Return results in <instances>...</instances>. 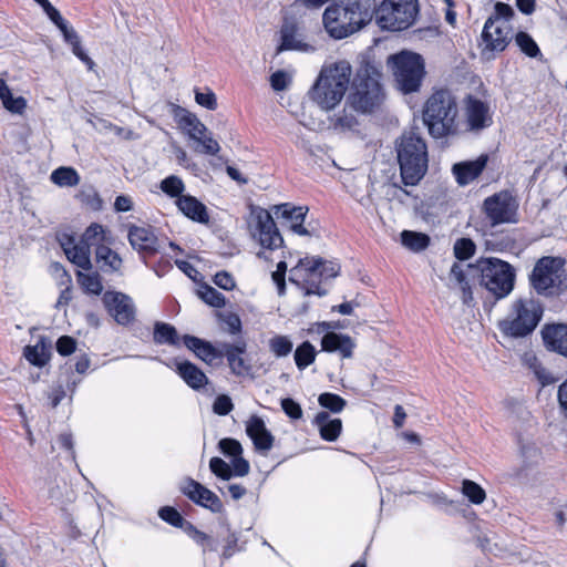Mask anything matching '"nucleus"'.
<instances>
[{
    "mask_svg": "<svg viewBox=\"0 0 567 567\" xmlns=\"http://www.w3.org/2000/svg\"><path fill=\"white\" fill-rule=\"evenodd\" d=\"M514 11L511 6L497 2L494 7V13L488 19H498V20H506L509 22V19L513 17Z\"/></svg>",
    "mask_w": 567,
    "mask_h": 567,
    "instance_id": "63",
    "label": "nucleus"
},
{
    "mask_svg": "<svg viewBox=\"0 0 567 567\" xmlns=\"http://www.w3.org/2000/svg\"><path fill=\"white\" fill-rule=\"evenodd\" d=\"M0 100L4 109L13 114H22L27 107V100L22 96H13L2 79H0Z\"/></svg>",
    "mask_w": 567,
    "mask_h": 567,
    "instance_id": "34",
    "label": "nucleus"
},
{
    "mask_svg": "<svg viewBox=\"0 0 567 567\" xmlns=\"http://www.w3.org/2000/svg\"><path fill=\"white\" fill-rule=\"evenodd\" d=\"M281 43L277 52L295 50L301 52H312L315 48L305 41L299 28L291 22H285L280 30Z\"/></svg>",
    "mask_w": 567,
    "mask_h": 567,
    "instance_id": "20",
    "label": "nucleus"
},
{
    "mask_svg": "<svg viewBox=\"0 0 567 567\" xmlns=\"http://www.w3.org/2000/svg\"><path fill=\"white\" fill-rule=\"evenodd\" d=\"M377 23L381 29L401 31L408 29L417 14L416 0H383L374 8Z\"/></svg>",
    "mask_w": 567,
    "mask_h": 567,
    "instance_id": "12",
    "label": "nucleus"
},
{
    "mask_svg": "<svg viewBox=\"0 0 567 567\" xmlns=\"http://www.w3.org/2000/svg\"><path fill=\"white\" fill-rule=\"evenodd\" d=\"M176 205L178 209L192 220L202 224H207L209 221V215L206 206L196 197L190 195L179 196L176 199Z\"/></svg>",
    "mask_w": 567,
    "mask_h": 567,
    "instance_id": "26",
    "label": "nucleus"
},
{
    "mask_svg": "<svg viewBox=\"0 0 567 567\" xmlns=\"http://www.w3.org/2000/svg\"><path fill=\"white\" fill-rule=\"evenodd\" d=\"M353 111L355 110L347 102L343 110L330 118V126L339 132L353 131L358 126V120Z\"/></svg>",
    "mask_w": 567,
    "mask_h": 567,
    "instance_id": "35",
    "label": "nucleus"
},
{
    "mask_svg": "<svg viewBox=\"0 0 567 567\" xmlns=\"http://www.w3.org/2000/svg\"><path fill=\"white\" fill-rule=\"evenodd\" d=\"M374 16V0H344L329 6L322 16L327 33L341 40L368 25Z\"/></svg>",
    "mask_w": 567,
    "mask_h": 567,
    "instance_id": "1",
    "label": "nucleus"
},
{
    "mask_svg": "<svg viewBox=\"0 0 567 567\" xmlns=\"http://www.w3.org/2000/svg\"><path fill=\"white\" fill-rule=\"evenodd\" d=\"M56 350L62 355H69L75 350V341L73 338L63 336L56 341Z\"/></svg>",
    "mask_w": 567,
    "mask_h": 567,
    "instance_id": "64",
    "label": "nucleus"
},
{
    "mask_svg": "<svg viewBox=\"0 0 567 567\" xmlns=\"http://www.w3.org/2000/svg\"><path fill=\"white\" fill-rule=\"evenodd\" d=\"M340 266L332 261H323L321 258L305 257L290 269L289 280L305 291L306 296H324L327 291L320 284L324 279L338 276Z\"/></svg>",
    "mask_w": 567,
    "mask_h": 567,
    "instance_id": "6",
    "label": "nucleus"
},
{
    "mask_svg": "<svg viewBox=\"0 0 567 567\" xmlns=\"http://www.w3.org/2000/svg\"><path fill=\"white\" fill-rule=\"evenodd\" d=\"M246 433L258 452L267 454L272 449L275 437L261 417L251 415L246 422Z\"/></svg>",
    "mask_w": 567,
    "mask_h": 567,
    "instance_id": "19",
    "label": "nucleus"
},
{
    "mask_svg": "<svg viewBox=\"0 0 567 567\" xmlns=\"http://www.w3.org/2000/svg\"><path fill=\"white\" fill-rule=\"evenodd\" d=\"M128 240L140 252L154 254L158 248L157 237L148 227L132 226L128 230Z\"/></svg>",
    "mask_w": 567,
    "mask_h": 567,
    "instance_id": "25",
    "label": "nucleus"
},
{
    "mask_svg": "<svg viewBox=\"0 0 567 567\" xmlns=\"http://www.w3.org/2000/svg\"><path fill=\"white\" fill-rule=\"evenodd\" d=\"M281 408L290 419L299 420L302 416V410L300 404H298L292 399L287 398L281 400Z\"/></svg>",
    "mask_w": 567,
    "mask_h": 567,
    "instance_id": "60",
    "label": "nucleus"
},
{
    "mask_svg": "<svg viewBox=\"0 0 567 567\" xmlns=\"http://www.w3.org/2000/svg\"><path fill=\"white\" fill-rule=\"evenodd\" d=\"M159 188L167 196L178 198L179 196H184L183 192L185 190V185L178 176L171 175L161 182Z\"/></svg>",
    "mask_w": 567,
    "mask_h": 567,
    "instance_id": "47",
    "label": "nucleus"
},
{
    "mask_svg": "<svg viewBox=\"0 0 567 567\" xmlns=\"http://www.w3.org/2000/svg\"><path fill=\"white\" fill-rule=\"evenodd\" d=\"M565 260L560 257H543L540 258L530 275L533 288L545 296H554L560 293L567 288Z\"/></svg>",
    "mask_w": 567,
    "mask_h": 567,
    "instance_id": "10",
    "label": "nucleus"
},
{
    "mask_svg": "<svg viewBox=\"0 0 567 567\" xmlns=\"http://www.w3.org/2000/svg\"><path fill=\"white\" fill-rule=\"evenodd\" d=\"M465 116L468 131L480 132L492 124L489 106L472 96L466 100Z\"/></svg>",
    "mask_w": 567,
    "mask_h": 567,
    "instance_id": "18",
    "label": "nucleus"
},
{
    "mask_svg": "<svg viewBox=\"0 0 567 567\" xmlns=\"http://www.w3.org/2000/svg\"><path fill=\"white\" fill-rule=\"evenodd\" d=\"M178 125L189 140L200 138L204 133H207L206 125L195 114L186 110H181Z\"/></svg>",
    "mask_w": 567,
    "mask_h": 567,
    "instance_id": "33",
    "label": "nucleus"
},
{
    "mask_svg": "<svg viewBox=\"0 0 567 567\" xmlns=\"http://www.w3.org/2000/svg\"><path fill=\"white\" fill-rule=\"evenodd\" d=\"M245 350V342H239L237 344H228L225 347V355L228 360L229 367L231 371L237 375H245L250 370L249 364L243 357Z\"/></svg>",
    "mask_w": 567,
    "mask_h": 567,
    "instance_id": "32",
    "label": "nucleus"
},
{
    "mask_svg": "<svg viewBox=\"0 0 567 567\" xmlns=\"http://www.w3.org/2000/svg\"><path fill=\"white\" fill-rule=\"evenodd\" d=\"M516 207L514 198L507 192L495 194L484 202V210L492 225L513 221Z\"/></svg>",
    "mask_w": 567,
    "mask_h": 567,
    "instance_id": "15",
    "label": "nucleus"
},
{
    "mask_svg": "<svg viewBox=\"0 0 567 567\" xmlns=\"http://www.w3.org/2000/svg\"><path fill=\"white\" fill-rule=\"evenodd\" d=\"M103 302L118 324L126 326L135 318L133 300L122 292H105Z\"/></svg>",
    "mask_w": 567,
    "mask_h": 567,
    "instance_id": "16",
    "label": "nucleus"
},
{
    "mask_svg": "<svg viewBox=\"0 0 567 567\" xmlns=\"http://www.w3.org/2000/svg\"><path fill=\"white\" fill-rule=\"evenodd\" d=\"M316 354V349L309 341L302 342L295 351V362L297 368L299 370H303L309 367L315 362Z\"/></svg>",
    "mask_w": 567,
    "mask_h": 567,
    "instance_id": "40",
    "label": "nucleus"
},
{
    "mask_svg": "<svg viewBox=\"0 0 567 567\" xmlns=\"http://www.w3.org/2000/svg\"><path fill=\"white\" fill-rule=\"evenodd\" d=\"M55 25L60 29L64 40L69 44H76V42L80 41V37L78 35L75 30L69 27L68 22L64 19H62L61 22L55 23Z\"/></svg>",
    "mask_w": 567,
    "mask_h": 567,
    "instance_id": "62",
    "label": "nucleus"
},
{
    "mask_svg": "<svg viewBox=\"0 0 567 567\" xmlns=\"http://www.w3.org/2000/svg\"><path fill=\"white\" fill-rule=\"evenodd\" d=\"M196 143L194 151L205 155H216L220 151L219 143L212 134L204 133L200 138L193 140Z\"/></svg>",
    "mask_w": 567,
    "mask_h": 567,
    "instance_id": "46",
    "label": "nucleus"
},
{
    "mask_svg": "<svg viewBox=\"0 0 567 567\" xmlns=\"http://www.w3.org/2000/svg\"><path fill=\"white\" fill-rule=\"evenodd\" d=\"M462 492L474 504L483 503L486 497L485 491L478 484L470 480L463 481Z\"/></svg>",
    "mask_w": 567,
    "mask_h": 567,
    "instance_id": "48",
    "label": "nucleus"
},
{
    "mask_svg": "<svg viewBox=\"0 0 567 567\" xmlns=\"http://www.w3.org/2000/svg\"><path fill=\"white\" fill-rule=\"evenodd\" d=\"M184 532L203 548V551L206 550L216 551L217 546L216 542L206 533L197 529L192 523H186L184 527Z\"/></svg>",
    "mask_w": 567,
    "mask_h": 567,
    "instance_id": "39",
    "label": "nucleus"
},
{
    "mask_svg": "<svg viewBox=\"0 0 567 567\" xmlns=\"http://www.w3.org/2000/svg\"><path fill=\"white\" fill-rule=\"evenodd\" d=\"M71 277L68 274H63V280L61 285H64V289L60 292V296L56 300L55 308L60 309L66 307L69 302L72 300V287H71Z\"/></svg>",
    "mask_w": 567,
    "mask_h": 567,
    "instance_id": "56",
    "label": "nucleus"
},
{
    "mask_svg": "<svg viewBox=\"0 0 567 567\" xmlns=\"http://www.w3.org/2000/svg\"><path fill=\"white\" fill-rule=\"evenodd\" d=\"M176 371L185 383L194 390H199L208 383L206 374L189 361L177 362Z\"/></svg>",
    "mask_w": 567,
    "mask_h": 567,
    "instance_id": "28",
    "label": "nucleus"
},
{
    "mask_svg": "<svg viewBox=\"0 0 567 567\" xmlns=\"http://www.w3.org/2000/svg\"><path fill=\"white\" fill-rule=\"evenodd\" d=\"M195 101L207 110H216L217 109V100L215 93L207 89L205 92H200L195 90Z\"/></svg>",
    "mask_w": 567,
    "mask_h": 567,
    "instance_id": "54",
    "label": "nucleus"
},
{
    "mask_svg": "<svg viewBox=\"0 0 567 567\" xmlns=\"http://www.w3.org/2000/svg\"><path fill=\"white\" fill-rule=\"evenodd\" d=\"M308 207L306 206H291L290 204H282L276 207V214L285 218L289 223V228L297 235L308 236L309 231L303 226Z\"/></svg>",
    "mask_w": 567,
    "mask_h": 567,
    "instance_id": "24",
    "label": "nucleus"
},
{
    "mask_svg": "<svg viewBox=\"0 0 567 567\" xmlns=\"http://www.w3.org/2000/svg\"><path fill=\"white\" fill-rule=\"evenodd\" d=\"M291 83V75L282 70H279L271 74L270 84L275 91H284Z\"/></svg>",
    "mask_w": 567,
    "mask_h": 567,
    "instance_id": "58",
    "label": "nucleus"
},
{
    "mask_svg": "<svg viewBox=\"0 0 567 567\" xmlns=\"http://www.w3.org/2000/svg\"><path fill=\"white\" fill-rule=\"evenodd\" d=\"M318 402L322 408L334 413L341 412L346 406V401L340 395L329 392L320 394Z\"/></svg>",
    "mask_w": 567,
    "mask_h": 567,
    "instance_id": "49",
    "label": "nucleus"
},
{
    "mask_svg": "<svg viewBox=\"0 0 567 567\" xmlns=\"http://www.w3.org/2000/svg\"><path fill=\"white\" fill-rule=\"evenodd\" d=\"M78 282L82 289L92 295H100L103 290L100 275L96 272H82L76 274Z\"/></svg>",
    "mask_w": 567,
    "mask_h": 567,
    "instance_id": "41",
    "label": "nucleus"
},
{
    "mask_svg": "<svg viewBox=\"0 0 567 567\" xmlns=\"http://www.w3.org/2000/svg\"><path fill=\"white\" fill-rule=\"evenodd\" d=\"M526 363L542 385H548L556 381L553 373L535 355H526Z\"/></svg>",
    "mask_w": 567,
    "mask_h": 567,
    "instance_id": "43",
    "label": "nucleus"
},
{
    "mask_svg": "<svg viewBox=\"0 0 567 567\" xmlns=\"http://www.w3.org/2000/svg\"><path fill=\"white\" fill-rule=\"evenodd\" d=\"M322 440L334 442L341 434L342 421L331 417L327 412H319L313 421Z\"/></svg>",
    "mask_w": 567,
    "mask_h": 567,
    "instance_id": "27",
    "label": "nucleus"
},
{
    "mask_svg": "<svg viewBox=\"0 0 567 567\" xmlns=\"http://www.w3.org/2000/svg\"><path fill=\"white\" fill-rule=\"evenodd\" d=\"M240 547L238 546V537L235 533L229 532L228 535L224 538V547L221 556L224 558H230L235 553L239 551Z\"/></svg>",
    "mask_w": 567,
    "mask_h": 567,
    "instance_id": "59",
    "label": "nucleus"
},
{
    "mask_svg": "<svg viewBox=\"0 0 567 567\" xmlns=\"http://www.w3.org/2000/svg\"><path fill=\"white\" fill-rule=\"evenodd\" d=\"M58 241L71 262L87 270L92 266L90 247L102 245L104 241V228L99 224H92L86 228L79 241L68 233L59 234Z\"/></svg>",
    "mask_w": 567,
    "mask_h": 567,
    "instance_id": "9",
    "label": "nucleus"
},
{
    "mask_svg": "<svg viewBox=\"0 0 567 567\" xmlns=\"http://www.w3.org/2000/svg\"><path fill=\"white\" fill-rule=\"evenodd\" d=\"M487 163V156L482 155L475 161L456 163L452 167L453 175L458 185L465 186L476 179Z\"/></svg>",
    "mask_w": 567,
    "mask_h": 567,
    "instance_id": "22",
    "label": "nucleus"
},
{
    "mask_svg": "<svg viewBox=\"0 0 567 567\" xmlns=\"http://www.w3.org/2000/svg\"><path fill=\"white\" fill-rule=\"evenodd\" d=\"M475 244L470 238H460L455 241L453 251L458 260H467L475 254Z\"/></svg>",
    "mask_w": 567,
    "mask_h": 567,
    "instance_id": "50",
    "label": "nucleus"
},
{
    "mask_svg": "<svg viewBox=\"0 0 567 567\" xmlns=\"http://www.w3.org/2000/svg\"><path fill=\"white\" fill-rule=\"evenodd\" d=\"M381 73L371 64L360 68L354 79V91L348 102L357 112L369 113L379 106L383 100L380 84Z\"/></svg>",
    "mask_w": 567,
    "mask_h": 567,
    "instance_id": "7",
    "label": "nucleus"
},
{
    "mask_svg": "<svg viewBox=\"0 0 567 567\" xmlns=\"http://www.w3.org/2000/svg\"><path fill=\"white\" fill-rule=\"evenodd\" d=\"M250 230L264 248L274 250L284 243L271 215L266 209L256 208L251 212Z\"/></svg>",
    "mask_w": 567,
    "mask_h": 567,
    "instance_id": "14",
    "label": "nucleus"
},
{
    "mask_svg": "<svg viewBox=\"0 0 567 567\" xmlns=\"http://www.w3.org/2000/svg\"><path fill=\"white\" fill-rule=\"evenodd\" d=\"M388 63L391 65L398 86L402 92L411 93L419 90L425 74L424 61L420 54L402 51L390 55Z\"/></svg>",
    "mask_w": 567,
    "mask_h": 567,
    "instance_id": "11",
    "label": "nucleus"
},
{
    "mask_svg": "<svg viewBox=\"0 0 567 567\" xmlns=\"http://www.w3.org/2000/svg\"><path fill=\"white\" fill-rule=\"evenodd\" d=\"M515 42L530 58H535L539 53L536 42L526 32H518L515 37Z\"/></svg>",
    "mask_w": 567,
    "mask_h": 567,
    "instance_id": "51",
    "label": "nucleus"
},
{
    "mask_svg": "<svg viewBox=\"0 0 567 567\" xmlns=\"http://www.w3.org/2000/svg\"><path fill=\"white\" fill-rule=\"evenodd\" d=\"M23 357L38 368L44 367L51 357V341L40 337L35 344L27 346L23 350Z\"/></svg>",
    "mask_w": 567,
    "mask_h": 567,
    "instance_id": "29",
    "label": "nucleus"
},
{
    "mask_svg": "<svg viewBox=\"0 0 567 567\" xmlns=\"http://www.w3.org/2000/svg\"><path fill=\"white\" fill-rule=\"evenodd\" d=\"M198 296L204 302L215 308H223L226 305L224 295L208 285L199 288Z\"/></svg>",
    "mask_w": 567,
    "mask_h": 567,
    "instance_id": "45",
    "label": "nucleus"
},
{
    "mask_svg": "<svg viewBox=\"0 0 567 567\" xmlns=\"http://www.w3.org/2000/svg\"><path fill=\"white\" fill-rule=\"evenodd\" d=\"M396 156L404 185L414 186L427 171V147L416 133L404 132L396 141Z\"/></svg>",
    "mask_w": 567,
    "mask_h": 567,
    "instance_id": "4",
    "label": "nucleus"
},
{
    "mask_svg": "<svg viewBox=\"0 0 567 567\" xmlns=\"http://www.w3.org/2000/svg\"><path fill=\"white\" fill-rule=\"evenodd\" d=\"M470 278H477V276H473L468 270V265L466 266V269H464L460 264H453L450 270V281L455 282L462 291V299L464 303H468L473 299Z\"/></svg>",
    "mask_w": 567,
    "mask_h": 567,
    "instance_id": "31",
    "label": "nucleus"
},
{
    "mask_svg": "<svg viewBox=\"0 0 567 567\" xmlns=\"http://www.w3.org/2000/svg\"><path fill=\"white\" fill-rule=\"evenodd\" d=\"M513 39V28L506 20L487 19L484 23L478 48L486 60H492L503 52Z\"/></svg>",
    "mask_w": 567,
    "mask_h": 567,
    "instance_id": "13",
    "label": "nucleus"
},
{
    "mask_svg": "<svg viewBox=\"0 0 567 567\" xmlns=\"http://www.w3.org/2000/svg\"><path fill=\"white\" fill-rule=\"evenodd\" d=\"M154 342L158 344H178V336L176 329L164 322H156L154 327Z\"/></svg>",
    "mask_w": 567,
    "mask_h": 567,
    "instance_id": "38",
    "label": "nucleus"
},
{
    "mask_svg": "<svg viewBox=\"0 0 567 567\" xmlns=\"http://www.w3.org/2000/svg\"><path fill=\"white\" fill-rule=\"evenodd\" d=\"M542 337L547 349L567 358V324H548L543 328Z\"/></svg>",
    "mask_w": 567,
    "mask_h": 567,
    "instance_id": "23",
    "label": "nucleus"
},
{
    "mask_svg": "<svg viewBox=\"0 0 567 567\" xmlns=\"http://www.w3.org/2000/svg\"><path fill=\"white\" fill-rule=\"evenodd\" d=\"M473 276H477L478 282L497 299L508 296L515 281L513 267L498 258H480L475 264L468 265Z\"/></svg>",
    "mask_w": 567,
    "mask_h": 567,
    "instance_id": "5",
    "label": "nucleus"
},
{
    "mask_svg": "<svg viewBox=\"0 0 567 567\" xmlns=\"http://www.w3.org/2000/svg\"><path fill=\"white\" fill-rule=\"evenodd\" d=\"M220 451L228 456L238 457L243 453L241 444L235 439H223L218 443Z\"/></svg>",
    "mask_w": 567,
    "mask_h": 567,
    "instance_id": "55",
    "label": "nucleus"
},
{
    "mask_svg": "<svg viewBox=\"0 0 567 567\" xmlns=\"http://www.w3.org/2000/svg\"><path fill=\"white\" fill-rule=\"evenodd\" d=\"M543 316V307L538 300L522 298L513 302L509 313L499 321V329L509 337H525L533 332Z\"/></svg>",
    "mask_w": 567,
    "mask_h": 567,
    "instance_id": "8",
    "label": "nucleus"
},
{
    "mask_svg": "<svg viewBox=\"0 0 567 567\" xmlns=\"http://www.w3.org/2000/svg\"><path fill=\"white\" fill-rule=\"evenodd\" d=\"M182 492L194 503L208 508L213 513L223 511V503L219 497L194 480L186 481L182 486Z\"/></svg>",
    "mask_w": 567,
    "mask_h": 567,
    "instance_id": "17",
    "label": "nucleus"
},
{
    "mask_svg": "<svg viewBox=\"0 0 567 567\" xmlns=\"http://www.w3.org/2000/svg\"><path fill=\"white\" fill-rule=\"evenodd\" d=\"M234 409L231 399L226 394L218 395L213 403V411L217 415H227Z\"/></svg>",
    "mask_w": 567,
    "mask_h": 567,
    "instance_id": "57",
    "label": "nucleus"
},
{
    "mask_svg": "<svg viewBox=\"0 0 567 567\" xmlns=\"http://www.w3.org/2000/svg\"><path fill=\"white\" fill-rule=\"evenodd\" d=\"M423 121L434 138L458 134V107L454 95L447 90L435 91L425 102Z\"/></svg>",
    "mask_w": 567,
    "mask_h": 567,
    "instance_id": "3",
    "label": "nucleus"
},
{
    "mask_svg": "<svg viewBox=\"0 0 567 567\" xmlns=\"http://www.w3.org/2000/svg\"><path fill=\"white\" fill-rule=\"evenodd\" d=\"M351 75L352 66L346 60L322 66L310 91L312 101L321 110H333L344 97Z\"/></svg>",
    "mask_w": 567,
    "mask_h": 567,
    "instance_id": "2",
    "label": "nucleus"
},
{
    "mask_svg": "<svg viewBox=\"0 0 567 567\" xmlns=\"http://www.w3.org/2000/svg\"><path fill=\"white\" fill-rule=\"evenodd\" d=\"M220 319L226 324L231 334H237L241 331V320L236 313H226L220 316Z\"/></svg>",
    "mask_w": 567,
    "mask_h": 567,
    "instance_id": "61",
    "label": "nucleus"
},
{
    "mask_svg": "<svg viewBox=\"0 0 567 567\" xmlns=\"http://www.w3.org/2000/svg\"><path fill=\"white\" fill-rule=\"evenodd\" d=\"M269 350L277 358L287 357L293 348V343L288 336L276 334L268 341Z\"/></svg>",
    "mask_w": 567,
    "mask_h": 567,
    "instance_id": "42",
    "label": "nucleus"
},
{
    "mask_svg": "<svg viewBox=\"0 0 567 567\" xmlns=\"http://www.w3.org/2000/svg\"><path fill=\"white\" fill-rule=\"evenodd\" d=\"M158 515L163 520L167 522L168 524L175 527H181L183 529L185 527V524L187 523L175 508L169 506L162 507L158 512Z\"/></svg>",
    "mask_w": 567,
    "mask_h": 567,
    "instance_id": "53",
    "label": "nucleus"
},
{
    "mask_svg": "<svg viewBox=\"0 0 567 567\" xmlns=\"http://www.w3.org/2000/svg\"><path fill=\"white\" fill-rule=\"evenodd\" d=\"M355 348L354 340L343 333L327 332L321 339V349L326 352H338L343 359H350Z\"/></svg>",
    "mask_w": 567,
    "mask_h": 567,
    "instance_id": "21",
    "label": "nucleus"
},
{
    "mask_svg": "<svg viewBox=\"0 0 567 567\" xmlns=\"http://www.w3.org/2000/svg\"><path fill=\"white\" fill-rule=\"evenodd\" d=\"M209 468L217 477L224 481H229L233 477L231 466L220 457H212Z\"/></svg>",
    "mask_w": 567,
    "mask_h": 567,
    "instance_id": "52",
    "label": "nucleus"
},
{
    "mask_svg": "<svg viewBox=\"0 0 567 567\" xmlns=\"http://www.w3.org/2000/svg\"><path fill=\"white\" fill-rule=\"evenodd\" d=\"M183 340L187 349L192 350L197 358L208 364H212L215 360L221 357V354L208 341L193 336H184Z\"/></svg>",
    "mask_w": 567,
    "mask_h": 567,
    "instance_id": "30",
    "label": "nucleus"
},
{
    "mask_svg": "<svg viewBox=\"0 0 567 567\" xmlns=\"http://www.w3.org/2000/svg\"><path fill=\"white\" fill-rule=\"evenodd\" d=\"M401 243L408 249L417 252L424 250L429 246L430 238L422 233L403 230L401 233Z\"/></svg>",
    "mask_w": 567,
    "mask_h": 567,
    "instance_id": "37",
    "label": "nucleus"
},
{
    "mask_svg": "<svg viewBox=\"0 0 567 567\" xmlns=\"http://www.w3.org/2000/svg\"><path fill=\"white\" fill-rule=\"evenodd\" d=\"M96 259L99 262H103V266L109 267L111 270H118L122 266L121 257L105 245L96 247Z\"/></svg>",
    "mask_w": 567,
    "mask_h": 567,
    "instance_id": "44",
    "label": "nucleus"
},
{
    "mask_svg": "<svg viewBox=\"0 0 567 567\" xmlns=\"http://www.w3.org/2000/svg\"><path fill=\"white\" fill-rule=\"evenodd\" d=\"M50 179L60 187H73L80 183V175L74 168L62 166L51 173Z\"/></svg>",
    "mask_w": 567,
    "mask_h": 567,
    "instance_id": "36",
    "label": "nucleus"
}]
</instances>
